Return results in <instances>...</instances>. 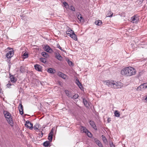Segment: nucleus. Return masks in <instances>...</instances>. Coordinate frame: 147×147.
Listing matches in <instances>:
<instances>
[{"mask_svg": "<svg viewBox=\"0 0 147 147\" xmlns=\"http://www.w3.org/2000/svg\"><path fill=\"white\" fill-rule=\"evenodd\" d=\"M104 84L108 87L114 89L120 88L123 86L122 83L112 80H107L103 81Z\"/></svg>", "mask_w": 147, "mask_h": 147, "instance_id": "f257e3e1", "label": "nucleus"}, {"mask_svg": "<svg viewBox=\"0 0 147 147\" xmlns=\"http://www.w3.org/2000/svg\"><path fill=\"white\" fill-rule=\"evenodd\" d=\"M4 51L7 52L6 55V57L8 59L11 58L14 55V52L13 50L10 48L8 47Z\"/></svg>", "mask_w": 147, "mask_h": 147, "instance_id": "f03ea898", "label": "nucleus"}, {"mask_svg": "<svg viewBox=\"0 0 147 147\" xmlns=\"http://www.w3.org/2000/svg\"><path fill=\"white\" fill-rule=\"evenodd\" d=\"M69 31H66V33L68 36H70L71 38L75 40L76 41L78 38L76 35L74 33V32H72L73 33L71 34L69 33Z\"/></svg>", "mask_w": 147, "mask_h": 147, "instance_id": "7ed1b4c3", "label": "nucleus"}, {"mask_svg": "<svg viewBox=\"0 0 147 147\" xmlns=\"http://www.w3.org/2000/svg\"><path fill=\"white\" fill-rule=\"evenodd\" d=\"M147 88V84L144 83L141 84L140 86H138L136 89V90L138 91L142 90L145 89Z\"/></svg>", "mask_w": 147, "mask_h": 147, "instance_id": "20e7f679", "label": "nucleus"}, {"mask_svg": "<svg viewBox=\"0 0 147 147\" xmlns=\"http://www.w3.org/2000/svg\"><path fill=\"white\" fill-rule=\"evenodd\" d=\"M129 73V67L123 68L121 71V73L122 75L128 76L127 74Z\"/></svg>", "mask_w": 147, "mask_h": 147, "instance_id": "39448f33", "label": "nucleus"}, {"mask_svg": "<svg viewBox=\"0 0 147 147\" xmlns=\"http://www.w3.org/2000/svg\"><path fill=\"white\" fill-rule=\"evenodd\" d=\"M138 16L137 15H135L131 18L130 22L133 23H137L138 22Z\"/></svg>", "mask_w": 147, "mask_h": 147, "instance_id": "423d86ee", "label": "nucleus"}, {"mask_svg": "<svg viewBox=\"0 0 147 147\" xmlns=\"http://www.w3.org/2000/svg\"><path fill=\"white\" fill-rule=\"evenodd\" d=\"M25 125L27 128H29L31 130H32L33 128V124L28 120L26 121Z\"/></svg>", "mask_w": 147, "mask_h": 147, "instance_id": "0eeeda50", "label": "nucleus"}, {"mask_svg": "<svg viewBox=\"0 0 147 147\" xmlns=\"http://www.w3.org/2000/svg\"><path fill=\"white\" fill-rule=\"evenodd\" d=\"M136 72L135 69L132 67H129V76L134 75Z\"/></svg>", "mask_w": 147, "mask_h": 147, "instance_id": "6e6552de", "label": "nucleus"}, {"mask_svg": "<svg viewBox=\"0 0 147 147\" xmlns=\"http://www.w3.org/2000/svg\"><path fill=\"white\" fill-rule=\"evenodd\" d=\"M3 113L5 118L8 119H12V117L10 113L7 111H4Z\"/></svg>", "mask_w": 147, "mask_h": 147, "instance_id": "1a4fd4ad", "label": "nucleus"}, {"mask_svg": "<svg viewBox=\"0 0 147 147\" xmlns=\"http://www.w3.org/2000/svg\"><path fill=\"white\" fill-rule=\"evenodd\" d=\"M44 49L45 51L50 53H52L53 51V50L47 45L45 46Z\"/></svg>", "mask_w": 147, "mask_h": 147, "instance_id": "9d476101", "label": "nucleus"}, {"mask_svg": "<svg viewBox=\"0 0 147 147\" xmlns=\"http://www.w3.org/2000/svg\"><path fill=\"white\" fill-rule=\"evenodd\" d=\"M33 128L34 129V130L36 131H38L40 129V125L36 123L34 126V127H33Z\"/></svg>", "mask_w": 147, "mask_h": 147, "instance_id": "9b49d317", "label": "nucleus"}, {"mask_svg": "<svg viewBox=\"0 0 147 147\" xmlns=\"http://www.w3.org/2000/svg\"><path fill=\"white\" fill-rule=\"evenodd\" d=\"M81 132L82 133H86L87 131H88V130L86 129L85 127L81 126L80 128Z\"/></svg>", "mask_w": 147, "mask_h": 147, "instance_id": "f8f14e48", "label": "nucleus"}, {"mask_svg": "<svg viewBox=\"0 0 147 147\" xmlns=\"http://www.w3.org/2000/svg\"><path fill=\"white\" fill-rule=\"evenodd\" d=\"M65 92L66 95L68 97L72 98V94L70 92H69L67 90H65Z\"/></svg>", "mask_w": 147, "mask_h": 147, "instance_id": "ddd939ff", "label": "nucleus"}, {"mask_svg": "<svg viewBox=\"0 0 147 147\" xmlns=\"http://www.w3.org/2000/svg\"><path fill=\"white\" fill-rule=\"evenodd\" d=\"M23 106L22 104L20 103L19 106V109L21 114L22 115L23 114Z\"/></svg>", "mask_w": 147, "mask_h": 147, "instance_id": "4468645a", "label": "nucleus"}, {"mask_svg": "<svg viewBox=\"0 0 147 147\" xmlns=\"http://www.w3.org/2000/svg\"><path fill=\"white\" fill-rule=\"evenodd\" d=\"M94 141L96 142V144L99 147H103L102 144L100 142L97 138L94 139Z\"/></svg>", "mask_w": 147, "mask_h": 147, "instance_id": "2eb2a0df", "label": "nucleus"}, {"mask_svg": "<svg viewBox=\"0 0 147 147\" xmlns=\"http://www.w3.org/2000/svg\"><path fill=\"white\" fill-rule=\"evenodd\" d=\"M57 75L59 77L62 78L63 79H65L66 78V76L61 72H58Z\"/></svg>", "mask_w": 147, "mask_h": 147, "instance_id": "dca6fc26", "label": "nucleus"}, {"mask_svg": "<svg viewBox=\"0 0 147 147\" xmlns=\"http://www.w3.org/2000/svg\"><path fill=\"white\" fill-rule=\"evenodd\" d=\"M89 122L90 125L94 128V129H97L95 124L93 121L90 120L89 121Z\"/></svg>", "mask_w": 147, "mask_h": 147, "instance_id": "f3484780", "label": "nucleus"}, {"mask_svg": "<svg viewBox=\"0 0 147 147\" xmlns=\"http://www.w3.org/2000/svg\"><path fill=\"white\" fill-rule=\"evenodd\" d=\"M10 78L11 82H16L17 81V78L13 76H10Z\"/></svg>", "mask_w": 147, "mask_h": 147, "instance_id": "a211bd4d", "label": "nucleus"}, {"mask_svg": "<svg viewBox=\"0 0 147 147\" xmlns=\"http://www.w3.org/2000/svg\"><path fill=\"white\" fill-rule=\"evenodd\" d=\"M53 129H52L51 130V132L49 133L48 137V139L50 140L51 141L52 140L53 138Z\"/></svg>", "mask_w": 147, "mask_h": 147, "instance_id": "6ab92c4d", "label": "nucleus"}, {"mask_svg": "<svg viewBox=\"0 0 147 147\" xmlns=\"http://www.w3.org/2000/svg\"><path fill=\"white\" fill-rule=\"evenodd\" d=\"M35 69L38 71H41L42 70V67L38 65H34Z\"/></svg>", "mask_w": 147, "mask_h": 147, "instance_id": "aec40b11", "label": "nucleus"}, {"mask_svg": "<svg viewBox=\"0 0 147 147\" xmlns=\"http://www.w3.org/2000/svg\"><path fill=\"white\" fill-rule=\"evenodd\" d=\"M83 102L86 107H88L89 106V105L87 100L84 98L83 99Z\"/></svg>", "mask_w": 147, "mask_h": 147, "instance_id": "412c9836", "label": "nucleus"}, {"mask_svg": "<svg viewBox=\"0 0 147 147\" xmlns=\"http://www.w3.org/2000/svg\"><path fill=\"white\" fill-rule=\"evenodd\" d=\"M42 55L44 57L47 58L49 57V55L46 52H43L42 53Z\"/></svg>", "mask_w": 147, "mask_h": 147, "instance_id": "4be33fe9", "label": "nucleus"}, {"mask_svg": "<svg viewBox=\"0 0 147 147\" xmlns=\"http://www.w3.org/2000/svg\"><path fill=\"white\" fill-rule=\"evenodd\" d=\"M76 84H77L78 86L80 88L82 87L81 84L80 83L79 81L77 79H76Z\"/></svg>", "mask_w": 147, "mask_h": 147, "instance_id": "5701e85b", "label": "nucleus"}, {"mask_svg": "<svg viewBox=\"0 0 147 147\" xmlns=\"http://www.w3.org/2000/svg\"><path fill=\"white\" fill-rule=\"evenodd\" d=\"M56 58L59 60H61L62 57L59 53H56L55 55Z\"/></svg>", "mask_w": 147, "mask_h": 147, "instance_id": "b1692460", "label": "nucleus"}, {"mask_svg": "<svg viewBox=\"0 0 147 147\" xmlns=\"http://www.w3.org/2000/svg\"><path fill=\"white\" fill-rule=\"evenodd\" d=\"M95 23L97 25L100 26L102 24V22L101 21L98 20L96 21L95 22Z\"/></svg>", "mask_w": 147, "mask_h": 147, "instance_id": "393cba45", "label": "nucleus"}, {"mask_svg": "<svg viewBox=\"0 0 147 147\" xmlns=\"http://www.w3.org/2000/svg\"><path fill=\"white\" fill-rule=\"evenodd\" d=\"M8 123L10 124V125L13 126L14 125L13 122V120H7Z\"/></svg>", "mask_w": 147, "mask_h": 147, "instance_id": "a878e982", "label": "nucleus"}, {"mask_svg": "<svg viewBox=\"0 0 147 147\" xmlns=\"http://www.w3.org/2000/svg\"><path fill=\"white\" fill-rule=\"evenodd\" d=\"M114 114L116 117H119L120 116V114L119 112L117 110L115 111L114 112Z\"/></svg>", "mask_w": 147, "mask_h": 147, "instance_id": "bb28decb", "label": "nucleus"}, {"mask_svg": "<svg viewBox=\"0 0 147 147\" xmlns=\"http://www.w3.org/2000/svg\"><path fill=\"white\" fill-rule=\"evenodd\" d=\"M78 18L80 20V22H83V18L81 15H78Z\"/></svg>", "mask_w": 147, "mask_h": 147, "instance_id": "cd10ccee", "label": "nucleus"}, {"mask_svg": "<svg viewBox=\"0 0 147 147\" xmlns=\"http://www.w3.org/2000/svg\"><path fill=\"white\" fill-rule=\"evenodd\" d=\"M63 4L64 5V6L66 8H67L69 7V5L66 2H63Z\"/></svg>", "mask_w": 147, "mask_h": 147, "instance_id": "c85d7f7f", "label": "nucleus"}, {"mask_svg": "<svg viewBox=\"0 0 147 147\" xmlns=\"http://www.w3.org/2000/svg\"><path fill=\"white\" fill-rule=\"evenodd\" d=\"M25 68L24 66H21L20 67V71L22 73L24 72Z\"/></svg>", "mask_w": 147, "mask_h": 147, "instance_id": "c756f323", "label": "nucleus"}, {"mask_svg": "<svg viewBox=\"0 0 147 147\" xmlns=\"http://www.w3.org/2000/svg\"><path fill=\"white\" fill-rule=\"evenodd\" d=\"M113 13L111 11H110L108 13L107 17H111L112 16Z\"/></svg>", "mask_w": 147, "mask_h": 147, "instance_id": "7c9ffc66", "label": "nucleus"}, {"mask_svg": "<svg viewBox=\"0 0 147 147\" xmlns=\"http://www.w3.org/2000/svg\"><path fill=\"white\" fill-rule=\"evenodd\" d=\"M48 72L49 73L53 74L54 73L53 70L52 68H50L48 69Z\"/></svg>", "mask_w": 147, "mask_h": 147, "instance_id": "2f4dec72", "label": "nucleus"}, {"mask_svg": "<svg viewBox=\"0 0 147 147\" xmlns=\"http://www.w3.org/2000/svg\"><path fill=\"white\" fill-rule=\"evenodd\" d=\"M87 134V135L89 137H92V135L91 134V133L89 132L88 130V131H87V132L86 133Z\"/></svg>", "mask_w": 147, "mask_h": 147, "instance_id": "473e14b6", "label": "nucleus"}, {"mask_svg": "<svg viewBox=\"0 0 147 147\" xmlns=\"http://www.w3.org/2000/svg\"><path fill=\"white\" fill-rule=\"evenodd\" d=\"M101 137L104 142H107V139H106L105 136L103 135H102Z\"/></svg>", "mask_w": 147, "mask_h": 147, "instance_id": "72a5a7b5", "label": "nucleus"}, {"mask_svg": "<svg viewBox=\"0 0 147 147\" xmlns=\"http://www.w3.org/2000/svg\"><path fill=\"white\" fill-rule=\"evenodd\" d=\"M40 61L44 63H46V59L45 58H40Z\"/></svg>", "mask_w": 147, "mask_h": 147, "instance_id": "f704fd0d", "label": "nucleus"}, {"mask_svg": "<svg viewBox=\"0 0 147 147\" xmlns=\"http://www.w3.org/2000/svg\"><path fill=\"white\" fill-rule=\"evenodd\" d=\"M57 48L60 49L63 52H65V51L64 50L62 49L61 47H60V46L59 44H57Z\"/></svg>", "mask_w": 147, "mask_h": 147, "instance_id": "c9c22d12", "label": "nucleus"}, {"mask_svg": "<svg viewBox=\"0 0 147 147\" xmlns=\"http://www.w3.org/2000/svg\"><path fill=\"white\" fill-rule=\"evenodd\" d=\"M22 56L24 57V58H26L28 57V55L27 53H25L23 54Z\"/></svg>", "mask_w": 147, "mask_h": 147, "instance_id": "e433bc0d", "label": "nucleus"}, {"mask_svg": "<svg viewBox=\"0 0 147 147\" xmlns=\"http://www.w3.org/2000/svg\"><path fill=\"white\" fill-rule=\"evenodd\" d=\"M49 142L48 141H46L43 143V145L45 146H47L49 145Z\"/></svg>", "mask_w": 147, "mask_h": 147, "instance_id": "4c0bfd02", "label": "nucleus"}, {"mask_svg": "<svg viewBox=\"0 0 147 147\" xmlns=\"http://www.w3.org/2000/svg\"><path fill=\"white\" fill-rule=\"evenodd\" d=\"M78 97V94H76L74 95L73 96H72V98H74V99L77 98Z\"/></svg>", "mask_w": 147, "mask_h": 147, "instance_id": "58836bf2", "label": "nucleus"}, {"mask_svg": "<svg viewBox=\"0 0 147 147\" xmlns=\"http://www.w3.org/2000/svg\"><path fill=\"white\" fill-rule=\"evenodd\" d=\"M66 31H69V33H70L71 34L73 33L72 32H74L72 30L70 29H69Z\"/></svg>", "mask_w": 147, "mask_h": 147, "instance_id": "ea45409f", "label": "nucleus"}, {"mask_svg": "<svg viewBox=\"0 0 147 147\" xmlns=\"http://www.w3.org/2000/svg\"><path fill=\"white\" fill-rule=\"evenodd\" d=\"M70 9L73 11H75V9L74 7L73 6H70Z\"/></svg>", "mask_w": 147, "mask_h": 147, "instance_id": "a19ab883", "label": "nucleus"}, {"mask_svg": "<svg viewBox=\"0 0 147 147\" xmlns=\"http://www.w3.org/2000/svg\"><path fill=\"white\" fill-rule=\"evenodd\" d=\"M67 63H68V64L70 66H71L72 65L73 63H72V62L69 61V60H67Z\"/></svg>", "mask_w": 147, "mask_h": 147, "instance_id": "79ce46f5", "label": "nucleus"}, {"mask_svg": "<svg viewBox=\"0 0 147 147\" xmlns=\"http://www.w3.org/2000/svg\"><path fill=\"white\" fill-rule=\"evenodd\" d=\"M9 82H9V83L7 85V87L9 88H10V86L11 85V84L9 83Z\"/></svg>", "mask_w": 147, "mask_h": 147, "instance_id": "37998d69", "label": "nucleus"}, {"mask_svg": "<svg viewBox=\"0 0 147 147\" xmlns=\"http://www.w3.org/2000/svg\"><path fill=\"white\" fill-rule=\"evenodd\" d=\"M30 117V116L29 115H25V118L26 119H28L30 117Z\"/></svg>", "mask_w": 147, "mask_h": 147, "instance_id": "c03bdc74", "label": "nucleus"}, {"mask_svg": "<svg viewBox=\"0 0 147 147\" xmlns=\"http://www.w3.org/2000/svg\"><path fill=\"white\" fill-rule=\"evenodd\" d=\"M138 1H139V3H140V4L143 1V0H137Z\"/></svg>", "mask_w": 147, "mask_h": 147, "instance_id": "a18cd8bd", "label": "nucleus"}, {"mask_svg": "<svg viewBox=\"0 0 147 147\" xmlns=\"http://www.w3.org/2000/svg\"><path fill=\"white\" fill-rule=\"evenodd\" d=\"M111 147H115V145H114L113 144H110V145Z\"/></svg>", "mask_w": 147, "mask_h": 147, "instance_id": "49530a36", "label": "nucleus"}, {"mask_svg": "<svg viewBox=\"0 0 147 147\" xmlns=\"http://www.w3.org/2000/svg\"><path fill=\"white\" fill-rule=\"evenodd\" d=\"M59 84L60 85V86H61V84H62V83H61V82H59Z\"/></svg>", "mask_w": 147, "mask_h": 147, "instance_id": "de8ad7c7", "label": "nucleus"}, {"mask_svg": "<svg viewBox=\"0 0 147 147\" xmlns=\"http://www.w3.org/2000/svg\"><path fill=\"white\" fill-rule=\"evenodd\" d=\"M107 121H108V122H109V120H108Z\"/></svg>", "mask_w": 147, "mask_h": 147, "instance_id": "09e8293b", "label": "nucleus"}, {"mask_svg": "<svg viewBox=\"0 0 147 147\" xmlns=\"http://www.w3.org/2000/svg\"><path fill=\"white\" fill-rule=\"evenodd\" d=\"M33 119H35V118H33Z\"/></svg>", "mask_w": 147, "mask_h": 147, "instance_id": "8fccbe9b", "label": "nucleus"}]
</instances>
